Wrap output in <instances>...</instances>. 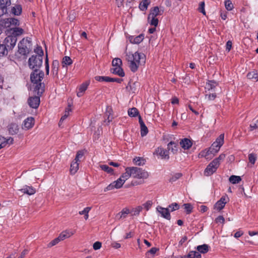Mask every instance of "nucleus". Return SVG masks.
<instances>
[{
  "label": "nucleus",
  "mask_w": 258,
  "mask_h": 258,
  "mask_svg": "<svg viewBox=\"0 0 258 258\" xmlns=\"http://www.w3.org/2000/svg\"><path fill=\"white\" fill-rule=\"evenodd\" d=\"M126 59L128 62L129 67L132 72L138 71L140 66L144 65L146 62V56L143 53L136 52L134 53H129L126 55Z\"/></svg>",
  "instance_id": "obj_1"
},
{
  "label": "nucleus",
  "mask_w": 258,
  "mask_h": 258,
  "mask_svg": "<svg viewBox=\"0 0 258 258\" xmlns=\"http://www.w3.org/2000/svg\"><path fill=\"white\" fill-rule=\"evenodd\" d=\"M44 76V72L40 70H33L30 74V80L34 86V92L39 96H41L44 91V84L41 82Z\"/></svg>",
  "instance_id": "obj_2"
},
{
  "label": "nucleus",
  "mask_w": 258,
  "mask_h": 258,
  "mask_svg": "<svg viewBox=\"0 0 258 258\" xmlns=\"http://www.w3.org/2000/svg\"><path fill=\"white\" fill-rule=\"evenodd\" d=\"M224 134H221L216 139V141L214 142L209 148L207 151L205 156H209L211 154L214 155L216 154L220 150L221 147L224 144Z\"/></svg>",
  "instance_id": "obj_3"
},
{
  "label": "nucleus",
  "mask_w": 258,
  "mask_h": 258,
  "mask_svg": "<svg viewBox=\"0 0 258 258\" xmlns=\"http://www.w3.org/2000/svg\"><path fill=\"white\" fill-rule=\"evenodd\" d=\"M42 61L43 58L42 56L33 55L29 58V67L33 70H39L42 66Z\"/></svg>",
  "instance_id": "obj_4"
},
{
  "label": "nucleus",
  "mask_w": 258,
  "mask_h": 258,
  "mask_svg": "<svg viewBox=\"0 0 258 258\" xmlns=\"http://www.w3.org/2000/svg\"><path fill=\"white\" fill-rule=\"evenodd\" d=\"M31 45V41L27 39H22L18 44V51L20 54L26 55L30 52V47Z\"/></svg>",
  "instance_id": "obj_5"
},
{
  "label": "nucleus",
  "mask_w": 258,
  "mask_h": 258,
  "mask_svg": "<svg viewBox=\"0 0 258 258\" xmlns=\"http://www.w3.org/2000/svg\"><path fill=\"white\" fill-rule=\"evenodd\" d=\"M131 167L133 177L138 179H146L148 177V172L145 170L137 167Z\"/></svg>",
  "instance_id": "obj_6"
},
{
  "label": "nucleus",
  "mask_w": 258,
  "mask_h": 258,
  "mask_svg": "<svg viewBox=\"0 0 258 258\" xmlns=\"http://www.w3.org/2000/svg\"><path fill=\"white\" fill-rule=\"evenodd\" d=\"M1 25L5 28H11V27H18L20 24L18 19L15 18H9L3 19L1 21Z\"/></svg>",
  "instance_id": "obj_7"
},
{
  "label": "nucleus",
  "mask_w": 258,
  "mask_h": 258,
  "mask_svg": "<svg viewBox=\"0 0 258 258\" xmlns=\"http://www.w3.org/2000/svg\"><path fill=\"white\" fill-rule=\"evenodd\" d=\"M17 38H15V37L8 36L5 39L3 42V44L7 46V49L10 51L12 50L13 48L15 46Z\"/></svg>",
  "instance_id": "obj_8"
},
{
  "label": "nucleus",
  "mask_w": 258,
  "mask_h": 258,
  "mask_svg": "<svg viewBox=\"0 0 258 258\" xmlns=\"http://www.w3.org/2000/svg\"><path fill=\"white\" fill-rule=\"evenodd\" d=\"M125 182L124 179L120 177L118 179H117L116 181H113L109 185H108L105 189L104 191H108L113 189L114 188H120L122 187L124 183Z\"/></svg>",
  "instance_id": "obj_9"
},
{
  "label": "nucleus",
  "mask_w": 258,
  "mask_h": 258,
  "mask_svg": "<svg viewBox=\"0 0 258 258\" xmlns=\"http://www.w3.org/2000/svg\"><path fill=\"white\" fill-rule=\"evenodd\" d=\"M229 200V199L227 195L223 196L214 205V209L218 211H221L224 208Z\"/></svg>",
  "instance_id": "obj_10"
},
{
  "label": "nucleus",
  "mask_w": 258,
  "mask_h": 258,
  "mask_svg": "<svg viewBox=\"0 0 258 258\" xmlns=\"http://www.w3.org/2000/svg\"><path fill=\"white\" fill-rule=\"evenodd\" d=\"M213 160L207 166L204 171V175L206 176H210L216 172L219 167L218 164Z\"/></svg>",
  "instance_id": "obj_11"
},
{
  "label": "nucleus",
  "mask_w": 258,
  "mask_h": 258,
  "mask_svg": "<svg viewBox=\"0 0 258 258\" xmlns=\"http://www.w3.org/2000/svg\"><path fill=\"white\" fill-rule=\"evenodd\" d=\"M24 32V29L18 27L10 28L8 30V36L15 37V38H17V37L22 35Z\"/></svg>",
  "instance_id": "obj_12"
},
{
  "label": "nucleus",
  "mask_w": 258,
  "mask_h": 258,
  "mask_svg": "<svg viewBox=\"0 0 258 258\" xmlns=\"http://www.w3.org/2000/svg\"><path fill=\"white\" fill-rule=\"evenodd\" d=\"M39 95L37 96L30 97L28 99V103L30 107L36 109L39 107L40 102Z\"/></svg>",
  "instance_id": "obj_13"
},
{
  "label": "nucleus",
  "mask_w": 258,
  "mask_h": 258,
  "mask_svg": "<svg viewBox=\"0 0 258 258\" xmlns=\"http://www.w3.org/2000/svg\"><path fill=\"white\" fill-rule=\"evenodd\" d=\"M11 4V0H0V17L8 13L7 7Z\"/></svg>",
  "instance_id": "obj_14"
},
{
  "label": "nucleus",
  "mask_w": 258,
  "mask_h": 258,
  "mask_svg": "<svg viewBox=\"0 0 258 258\" xmlns=\"http://www.w3.org/2000/svg\"><path fill=\"white\" fill-rule=\"evenodd\" d=\"M35 120L33 117H29L25 119L22 125L23 130H28L33 127L34 125Z\"/></svg>",
  "instance_id": "obj_15"
},
{
  "label": "nucleus",
  "mask_w": 258,
  "mask_h": 258,
  "mask_svg": "<svg viewBox=\"0 0 258 258\" xmlns=\"http://www.w3.org/2000/svg\"><path fill=\"white\" fill-rule=\"evenodd\" d=\"M157 211L161 214V216L163 218L167 219L170 220L171 216L169 213V210L168 208H164L161 206H158L156 208Z\"/></svg>",
  "instance_id": "obj_16"
},
{
  "label": "nucleus",
  "mask_w": 258,
  "mask_h": 258,
  "mask_svg": "<svg viewBox=\"0 0 258 258\" xmlns=\"http://www.w3.org/2000/svg\"><path fill=\"white\" fill-rule=\"evenodd\" d=\"M156 154L159 155L162 159H165L168 160L169 159V156L168 154V151L161 147H158L156 150Z\"/></svg>",
  "instance_id": "obj_17"
},
{
  "label": "nucleus",
  "mask_w": 258,
  "mask_h": 258,
  "mask_svg": "<svg viewBox=\"0 0 258 258\" xmlns=\"http://www.w3.org/2000/svg\"><path fill=\"white\" fill-rule=\"evenodd\" d=\"M139 122L141 127V136L142 137H144L146 136L147 134H148V129L147 127L146 126L145 123L144 122L140 115H139Z\"/></svg>",
  "instance_id": "obj_18"
},
{
  "label": "nucleus",
  "mask_w": 258,
  "mask_h": 258,
  "mask_svg": "<svg viewBox=\"0 0 258 258\" xmlns=\"http://www.w3.org/2000/svg\"><path fill=\"white\" fill-rule=\"evenodd\" d=\"M22 192L28 195H34L36 192V190L32 186L25 185L23 188L19 189Z\"/></svg>",
  "instance_id": "obj_19"
},
{
  "label": "nucleus",
  "mask_w": 258,
  "mask_h": 258,
  "mask_svg": "<svg viewBox=\"0 0 258 258\" xmlns=\"http://www.w3.org/2000/svg\"><path fill=\"white\" fill-rule=\"evenodd\" d=\"M89 85V82H85L82 84L79 88V91L77 92V96L79 97H82L85 91L87 90Z\"/></svg>",
  "instance_id": "obj_20"
},
{
  "label": "nucleus",
  "mask_w": 258,
  "mask_h": 258,
  "mask_svg": "<svg viewBox=\"0 0 258 258\" xmlns=\"http://www.w3.org/2000/svg\"><path fill=\"white\" fill-rule=\"evenodd\" d=\"M192 144V143L191 141L187 138H184L181 140L180 142L181 147L184 150L189 149L191 147Z\"/></svg>",
  "instance_id": "obj_21"
},
{
  "label": "nucleus",
  "mask_w": 258,
  "mask_h": 258,
  "mask_svg": "<svg viewBox=\"0 0 258 258\" xmlns=\"http://www.w3.org/2000/svg\"><path fill=\"white\" fill-rule=\"evenodd\" d=\"M130 213V210L125 208L123 209L121 212L116 214L115 218L117 220L124 219L127 217V215Z\"/></svg>",
  "instance_id": "obj_22"
},
{
  "label": "nucleus",
  "mask_w": 258,
  "mask_h": 258,
  "mask_svg": "<svg viewBox=\"0 0 258 258\" xmlns=\"http://www.w3.org/2000/svg\"><path fill=\"white\" fill-rule=\"evenodd\" d=\"M162 13L159 10L158 7H155L153 9H151L150 13L148 16V20L149 21L151 17H156L158 15H161Z\"/></svg>",
  "instance_id": "obj_23"
},
{
  "label": "nucleus",
  "mask_w": 258,
  "mask_h": 258,
  "mask_svg": "<svg viewBox=\"0 0 258 258\" xmlns=\"http://www.w3.org/2000/svg\"><path fill=\"white\" fill-rule=\"evenodd\" d=\"M22 11V8L20 5H16L11 8V12L15 16H20Z\"/></svg>",
  "instance_id": "obj_24"
},
{
  "label": "nucleus",
  "mask_w": 258,
  "mask_h": 258,
  "mask_svg": "<svg viewBox=\"0 0 258 258\" xmlns=\"http://www.w3.org/2000/svg\"><path fill=\"white\" fill-rule=\"evenodd\" d=\"M19 126L15 123H12L9 126V133L12 135L17 134L19 132Z\"/></svg>",
  "instance_id": "obj_25"
},
{
  "label": "nucleus",
  "mask_w": 258,
  "mask_h": 258,
  "mask_svg": "<svg viewBox=\"0 0 258 258\" xmlns=\"http://www.w3.org/2000/svg\"><path fill=\"white\" fill-rule=\"evenodd\" d=\"M167 148L169 150H171L173 154L177 152L178 146L174 142L171 141L167 145Z\"/></svg>",
  "instance_id": "obj_26"
},
{
  "label": "nucleus",
  "mask_w": 258,
  "mask_h": 258,
  "mask_svg": "<svg viewBox=\"0 0 258 258\" xmlns=\"http://www.w3.org/2000/svg\"><path fill=\"white\" fill-rule=\"evenodd\" d=\"M111 71L113 74L117 75L120 77H124L125 75V74L121 67H115V68L112 69L111 70Z\"/></svg>",
  "instance_id": "obj_27"
},
{
  "label": "nucleus",
  "mask_w": 258,
  "mask_h": 258,
  "mask_svg": "<svg viewBox=\"0 0 258 258\" xmlns=\"http://www.w3.org/2000/svg\"><path fill=\"white\" fill-rule=\"evenodd\" d=\"M125 170V172L123 173L120 176L122 178V179H124V181H125L127 179H128L129 177L132 176V173L131 167H126Z\"/></svg>",
  "instance_id": "obj_28"
},
{
  "label": "nucleus",
  "mask_w": 258,
  "mask_h": 258,
  "mask_svg": "<svg viewBox=\"0 0 258 258\" xmlns=\"http://www.w3.org/2000/svg\"><path fill=\"white\" fill-rule=\"evenodd\" d=\"M79 169L78 161L74 160L71 164L70 173L72 174H75Z\"/></svg>",
  "instance_id": "obj_29"
},
{
  "label": "nucleus",
  "mask_w": 258,
  "mask_h": 258,
  "mask_svg": "<svg viewBox=\"0 0 258 258\" xmlns=\"http://www.w3.org/2000/svg\"><path fill=\"white\" fill-rule=\"evenodd\" d=\"M74 234V233L71 231H62L58 236L59 240L62 241L66 238L71 237Z\"/></svg>",
  "instance_id": "obj_30"
},
{
  "label": "nucleus",
  "mask_w": 258,
  "mask_h": 258,
  "mask_svg": "<svg viewBox=\"0 0 258 258\" xmlns=\"http://www.w3.org/2000/svg\"><path fill=\"white\" fill-rule=\"evenodd\" d=\"M150 4V0H142L139 4V8L140 9V10L142 11H145L147 10V8Z\"/></svg>",
  "instance_id": "obj_31"
},
{
  "label": "nucleus",
  "mask_w": 258,
  "mask_h": 258,
  "mask_svg": "<svg viewBox=\"0 0 258 258\" xmlns=\"http://www.w3.org/2000/svg\"><path fill=\"white\" fill-rule=\"evenodd\" d=\"M218 83L214 80H210L208 82L206 83L205 88L208 89V90H212L215 89V88L218 86Z\"/></svg>",
  "instance_id": "obj_32"
},
{
  "label": "nucleus",
  "mask_w": 258,
  "mask_h": 258,
  "mask_svg": "<svg viewBox=\"0 0 258 258\" xmlns=\"http://www.w3.org/2000/svg\"><path fill=\"white\" fill-rule=\"evenodd\" d=\"M144 39V35L140 34L135 37H132L130 38V41L132 43L139 44Z\"/></svg>",
  "instance_id": "obj_33"
},
{
  "label": "nucleus",
  "mask_w": 258,
  "mask_h": 258,
  "mask_svg": "<svg viewBox=\"0 0 258 258\" xmlns=\"http://www.w3.org/2000/svg\"><path fill=\"white\" fill-rule=\"evenodd\" d=\"M209 246L208 245L204 244L201 245H199L197 247V249L198 250V252L200 253H206L209 251Z\"/></svg>",
  "instance_id": "obj_34"
},
{
  "label": "nucleus",
  "mask_w": 258,
  "mask_h": 258,
  "mask_svg": "<svg viewBox=\"0 0 258 258\" xmlns=\"http://www.w3.org/2000/svg\"><path fill=\"white\" fill-rule=\"evenodd\" d=\"M62 67L70 66L73 63V60L70 56H65L63 57L62 60Z\"/></svg>",
  "instance_id": "obj_35"
},
{
  "label": "nucleus",
  "mask_w": 258,
  "mask_h": 258,
  "mask_svg": "<svg viewBox=\"0 0 258 258\" xmlns=\"http://www.w3.org/2000/svg\"><path fill=\"white\" fill-rule=\"evenodd\" d=\"M94 78L96 81L99 82H110V81L112 80V78L107 76H95Z\"/></svg>",
  "instance_id": "obj_36"
},
{
  "label": "nucleus",
  "mask_w": 258,
  "mask_h": 258,
  "mask_svg": "<svg viewBox=\"0 0 258 258\" xmlns=\"http://www.w3.org/2000/svg\"><path fill=\"white\" fill-rule=\"evenodd\" d=\"M146 162L145 159L142 157H136L133 159V162L135 164L138 166L143 165Z\"/></svg>",
  "instance_id": "obj_37"
},
{
  "label": "nucleus",
  "mask_w": 258,
  "mask_h": 258,
  "mask_svg": "<svg viewBox=\"0 0 258 258\" xmlns=\"http://www.w3.org/2000/svg\"><path fill=\"white\" fill-rule=\"evenodd\" d=\"M128 114L131 117H136L137 116H139L140 115L138 110L135 107H133L128 109Z\"/></svg>",
  "instance_id": "obj_38"
},
{
  "label": "nucleus",
  "mask_w": 258,
  "mask_h": 258,
  "mask_svg": "<svg viewBox=\"0 0 258 258\" xmlns=\"http://www.w3.org/2000/svg\"><path fill=\"white\" fill-rule=\"evenodd\" d=\"M241 180V178L239 176L231 175L229 178V181L232 184L238 183Z\"/></svg>",
  "instance_id": "obj_39"
},
{
  "label": "nucleus",
  "mask_w": 258,
  "mask_h": 258,
  "mask_svg": "<svg viewBox=\"0 0 258 258\" xmlns=\"http://www.w3.org/2000/svg\"><path fill=\"white\" fill-rule=\"evenodd\" d=\"M9 50L3 44H0V57L7 55Z\"/></svg>",
  "instance_id": "obj_40"
},
{
  "label": "nucleus",
  "mask_w": 258,
  "mask_h": 258,
  "mask_svg": "<svg viewBox=\"0 0 258 258\" xmlns=\"http://www.w3.org/2000/svg\"><path fill=\"white\" fill-rule=\"evenodd\" d=\"M142 209L143 207L142 206H138L136 208L130 210V214H131L132 216H138Z\"/></svg>",
  "instance_id": "obj_41"
},
{
  "label": "nucleus",
  "mask_w": 258,
  "mask_h": 258,
  "mask_svg": "<svg viewBox=\"0 0 258 258\" xmlns=\"http://www.w3.org/2000/svg\"><path fill=\"white\" fill-rule=\"evenodd\" d=\"M187 258H201V254L196 251H190L187 255Z\"/></svg>",
  "instance_id": "obj_42"
},
{
  "label": "nucleus",
  "mask_w": 258,
  "mask_h": 258,
  "mask_svg": "<svg viewBox=\"0 0 258 258\" xmlns=\"http://www.w3.org/2000/svg\"><path fill=\"white\" fill-rule=\"evenodd\" d=\"M100 167L101 170L106 172L108 173L112 174L113 173V169L107 165H100Z\"/></svg>",
  "instance_id": "obj_43"
},
{
  "label": "nucleus",
  "mask_w": 258,
  "mask_h": 258,
  "mask_svg": "<svg viewBox=\"0 0 258 258\" xmlns=\"http://www.w3.org/2000/svg\"><path fill=\"white\" fill-rule=\"evenodd\" d=\"M183 207H184V209H185V210L186 211V213L187 214H189L192 212V209H193V207L191 204H190V203L184 204L183 205Z\"/></svg>",
  "instance_id": "obj_44"
},
{
  "label": "nucleus",
  "mask_w": 258,
  "mask_h": 258,
  "mask_svg": "<svg viewBox=\"0 0 258 258\" xmlns=\"http://www.w3.org/2000/svg\"><path fill=\"white\" fill-rule=\"evenodd\" d=\"M247 77L249 79H255L256 81H257V73L256 71L249 72L247 74Z\"/></svg>",
  "instance_id": "obj_45"
},
{
  "label": "nucleus",
  "mask_w": 258,
  "mask_h": 258,
  "mask_svg": "<svg viewBox=\"0 0 258 258\" xmlns=\"http://www.w3.org/2000/svg\"><path fill=\"white\" fill-rule=\"evenodd\" d=\"M122 60L119 58H115L112 61V64L114 67H121Z\"/></svg>",
  "instance_id": "obj_46"
},
{
  "label": "nucleus",
  "mask_w": 258,
  "mask_h": 258,
  "mask_svg": "<svg viewBox=\"0 0 258 258\" xmlns=\"http://www.w3.org/2000/svg\"><path fill=\"white\" fill-rule=\"evenodd\" d=\"M182 174L180 173H176L173 174L172 177L169 179V181L170 182H175L182 176Z\"/></svg>",
  "instance_id": "obj_47"
},
{
  "label": "nucleus",
  "mask_w": 258,
  "mask_h": 258,
  "mask_svg": "<svg viewBox=\"0 0 258 258\" xmlns=\"http://www.w3.org/2000/svg\"><path fill=\"white\" fill-rule=\"evenodd\" d=\"M59 67V61L57 60H54L52 62V71L54 73L55 72L56 74L57 73Z\"/></svg>",
  "instance_id": "obj_48"
},
{
  "label": "nucleus",
  "mask_w": 258,
  "mask_h": 258,
  "mask_svg": "<svg viewBox=\"0 0 258 258\" xmlns=\"http://www.w3.org/2000/svg\"><path fill=\"white\" fill-rule=\"evenodd\" d=\"M225 7L228 11H231L233 9V5L230 0L225 1Z\"/></svg>",
  "instance_id": "obj_49"
},
{
  "label": "nucleus",
  "mask_w": 258,
  "mask_h": 258,
  "mask_svg": "<svg viewBox=\"0 0 258 258\" xmlns=\"http://www.w3.org/2000/svg\"><path fill=\"white\" fill-rule=\"evenodd\" d=\"M71 111V109L70 108H67L65 111L64 114L61 117L59 122V125H60V124L64 120H65L67 117L69 115V112Z\"/></svg>",
  "instance_id": "obj_50"
},
{
  "label": "nucleus",
  "mask_w": 258,
  "mask_h": 258,
  "mask_svg": "<svg viewBox=\"0 0 258 258\" xmlns=\"http://www.w3.org/2000/svg\"><path fill=\"white\" fill-rule=\"evenodd\" d=\"M168 208L169 209V208L171 209V212H173V211H174L175 210L179 209V206L177 203H172L171 204L169 205L168 206Z\"/></svg>",
  "instance_id": "obj_51"
},
{
  "label": "nucleus",
  "mask_w": 258,
  "mask_h": 258,
  "mask_svg": "<svg viewBox=\"0 0 258 258\" xmlns=\"http://www.w3.org/2000/svg\"><path fill=\"white\" fill-rule=\"evenodd\" d=\"M34 52L38 54L37 56H41L43 57L44 52L41 46H38L34 49Z\"/></svg>",
  "instance_id": "obj_52"
},
{
  "label": "nucleus",
  "mask_w": 258,
  "mask_h": 258,
  "mask_svg": "<svg viewBox=\"0 0 258 258\" xmlns=\"http://www.w3.org/2000/svg\"><path fill=\"white\" fill-rule=\"evenodd\" d=\"M150 19V21H148L150 24L156 27L158 24V19L156 17H151Z\"/></svg>",
  "instance_id": "obj_53"
},
{
  "label": "nucleus",
  "mask_w": 258,
  "mask_h": 258,
  "mask_svg": "<svg viewBox=\"0 0 258 258\" xmlns=\"http://www.w3.org/2000/svg\"><path fill=\"white\" fill-rule=\"evenodd\" d=\"M60 241V240H59V238L57 237L55 238V239H54L53 240H52L51 242H50L47 244V246L48 247H51L55 245Z\"/></svg>",
  "instance_id": "obj_54"
},
{
  "label": "nucleus",
  "mask_w": 258,
  "mask_h": 258,
  "mask_svg": "<svg viewBox=\"0 0 258 258\" xmlns=\"http://www.w3.org/2000/svg\"><path fill=\"white\" fill-rule=\"evenodd\" d=\"M198 10L199 12L202 13L203 15H206V11L205 10V2H202L200 3L199 5V7L198 8Z\"/></svg>",
  "instance_id": "obj_55"
},
{
  "label": "nucleus",
  "mask_w": 258,
  "mask_h": 258,
  "mask_svg": "<svg viewBox=\"0 0 258 258\" xmlns=\"http://www.w3.org/2000/svg\"><path fill=\"white\" fill-rule=\"evenodd\" d=\"M249 161L250 163L253 165L256 161V156L254 154H250L248 155Z\"/></svg>",
  "instance_id": "obj_56"
},
{
  "label": "nucleus",
  "mask_w": 258,
  "mask_h": 258,
  "mask_svg": "<svg viewBox=\"0 0 258 258\" xmlns=\"http://www.w3.org/2000/svg\"><path fill=\"white\" fill-rule=\"evenodd\" d=\"M152 204L153 203L151 201H148L143 205V206L148 211L151 207Z\"/></svg>",
  "instance_id": "obj_57"
},
{
  "label": "nucleus",
  "mask_w": 258,
  "mask_h": 258,
  "mask_svg": "<svg viewBox=\"0 0 258 258\" xmlns=\"http://www.w3.org/2000/svg\"><path fill=\"white\" fill-rule=\"evenodd\" d=\"M225 157V156L224 154H221L218 158H216L215 159H214L213 161H216L215 163L218 164V165L219 166L220 161L223 160Z\"/></svg>",
  "instance_id": "obj_58"
},
{
  "label": "nucleus",
  "mask_w": 258,
  "mask_h": 258,
  "mask_svg": "<svg viewBox=\"0 0 258 258\" xmlns=\"http://www.w3.org/2000/svg\"><path fill=\"white\" fill-rule=\"evenodd\" d=\"M6 146L5 138L0 135V149Z\"/></svg>",
  "instance_id": "obj_59"
},
{
  "label": "nucleus",
  "mask_w": 258,
  "mask_h": 258,
  "mask_svg": "<svg viewBox=\"0 0 258 258\" xmlns=\"http://www.w3.org/2000/svg\"><path fill=\"white\" fill-rule=\"evenodd\" d=\"M111 111H112L111 109L110 108H109V107H107L106 115L108 116V117H107L108 122H110V121H112V117H111L110 118V115L111 114Z\"/></svg>",
  "instance_id": "obj_60"
},
{
  "label": "nucleus",
  "mask_w": 258,
  "mask_h": 258,
  "mask_svg": "<svg viewBox=\"0 0 258 258\" xmlns=\"http://www.w3.org/2000/svg\"><path fill=\"white\" fill-rule=\"evenodd\" d=\"M102 243L99 241L95 242L93 245L94 250L99 249L101 247Z\"/></svg>",
  "instance_id": "obj_61"
},
{
  "label": "nucleus",
  "mask_w": 258,
  "mask_h": 258,
  "mask_svg": "<svg viewBox=\"0 0 258 258\" xmlns=\"http://www.w3.org/2000/svg\"><path fill=\"white\" fill-rule=\"evenodd\" d=\"M84 155V152L82 151H79L77 155L76 156L75 159L74 160H76L77 161H79V158H82Z\"/></svg>",
  "instance_id": "obj_62"
},
{
  "label": "nucleus",
  "mask_w": 258,
  "mask_h": 258,
  "mask_svg": "<svg viewBox=\"0 0 258 258\" xmlns=\"http://www.w3.org/2000/svg\"><path fill=\"white\" fill-rule=\"evenodd\" d=\"M215 222L217 223H220L223 224L225 222V219L223 216H219L216 218Z\"/></svg>",
  "instance_id": "obj_63"
},
{
  "label": "nucleus",
  "mask_w": 258,
  "mask_h": 258,
  "mask_svg": "<svg viewBox=\"0 0 258 258\" xmlns=\"http://www.w3.org/2000/svg\"><path fill=\"white\" fill-rule=\"evenodd\" d=\"M91 210V207H86L83 211H80L79 212L80 215H86V214H88L89 211Z\"/></svg>",
  "instance_id": "obj_64"
}]
</instances>
